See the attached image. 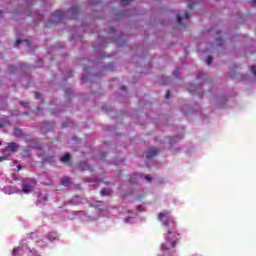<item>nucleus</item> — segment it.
<instances>
[{
	"instance_id": "b1692460",
	"label": "nucleus",
	"mask_w": 256,
	"mask_h": 256,
	"mask_svg": "<svg viewBox=\"0 0 256 256\" xmlns=\"http://www.w3.org/2000/svg\"><path fill=\"white\" fill-rule=\"evenodd\" d=\"M35 99H41V93L36 92L35 93Z\"/></svg>"
},
{
	"instance_id": "7ed1b4c3",
	"label": "nucleus",
	"mask_w": 256,
	"mask_h": 256,
	"mask_svg": "<svg viewBox=\"0 0 256 256\" xmlns=\"http://www.w3.org/2000/svg\"><path fill=\"white\" fill-rule=\"evenodd\" d=\"M33 191H35V182L22 183V192H24L26 195L33 193Z\"/></svg>"
},
{
	"instance_id": "a878e982",
	"label": "nucleus",
	"mask_w": 256,
	"mask_h": 256,
	"mask_svg": "<svg viewBox=\"0 0 256 256\" xmlns=\"http://www.w3.org/2000/svg\"><path fill=\"white\" fill-rule=\"evenodd\" d=\"M217 43H218V45H223V39H221V38H219L218 40H217Z\"/></svg>"
},
{
	"instance_id": "cd10ccee",
	"label": "nucleus",
	"mask_w": 256,
	"mask_h": 256,
	"mask_svg": "<svg viewBox=\"0 0 256 256\" xmlns=\"http://www.w3.org/2000/svg\"><path fill=\"white\" fill-rule=\"evenodd\" d=\"M105 157H107V153L103 152V153L101 154V158H102V159H105Z\"/></svg>"
},
{
	"instance_id": "2f4dec72",
	"label": "nucleus",
	"mask_w": 256,
	"mask_h": 256,
	"mask_svg": "<svg viewBox=\"0 0 256 256\" xmlns=\"http://www.w3.org/2000/svg\"><path fill=\"white\" fill-rule=\"evenodd\" d=\"M23 107H29V103H22Z\"/></svg>"
},
{
	"instance_id": "39448f33",
	"label": "nucleus",
	"mask_w": 256,
	"mask_h": 256,
	"mask_svg": "<svg viewBox=\"0 0 256 256\" xmlns=\"http://www.w3.org/2000/svg\"><path fill=\"white\" fill-rule=\"evenodd\" d=\"M155 155H159V150L157 149H151L145 154L146 159H153Z\"/></svg>"
},
{
	"instance_id": "f8f14e48",
	"label": "nucleus",
	"mask_w": 256,
	"mask_h": 256,
	"mask_svg": "<svg viewBox=\"0 0 256 256\" xmlns=\"http://www.w3.org/2000/svg\"><path fill=\"white\" fill-rule=\"evenodd\" d=\"M110 194H111V189H109V188H104V189L101 191L102 197H105V195H110Z\"/></svg>"
},
{
	"instance_id": "f704fd0d",
	"label": "nucleus",
	"mask_w": 256,
	"mask_h": 256,
	"mask_svg": "<svg viewBox=\"0 0 256 256\" xmlns=\"http://www.w3.org/2000/svg\"><path fill=\"white\" fill-rule=\"evenodd\" d=\"M0 17H3V11H0Z\"/></svg>"
},
{
	"instance_id": "412c9836",
	"label": "nucleus",
	"mask_w": 256,
	"mask_h": 256,
	"mask_svg": "<svg viewBox=\"0 0 256 256\" xmlns=\"http://www.w3.org/2000/svg\"><path fill=\"white\" fill-rule=\"evenodd\" d=\"M14 134H15V135H21V130L18 129V128H16V129L14 130Z\"/></svg>"
},
{
	"instance_id": "6ab92c4d",
	"label": "nucleus",
	"mask_w": 256,
	"mask_h": 256,
	"mask_svg": "<svg viewBox=\"0 0 256 256\" xmlns=\"http://www.w3.org/2000/svg\"><path fill=\"white\" fill-rule=\"evenodd\" d=\"M133 0H122V5H129Z\"/></svg>"
},
{
	"instance_id": "dca6fc26",
	"label": "nucleus",
	"mask_w": 256,
	"mask_h": 256,
	"mask_svg": "<svg viewBox=\"0 0 256 256\" xmlns=\"http://www.w3.org/2000/svg\"><path fill=\"white\" fill-rule=\"evenodd\" d=\"M71 123L70 120H65L63 123H62V127H69V124Z\"/></svg>"
},
{
	"instance_id": "0eeeda50",
	"label": "nucleus",
	"mask_w": 256,
	"mask_h": 256,
	"mask_svg": "<svg viewBox=\"0 0 256 256\" xmlns=\"http://www.w3.org/2000/svg\"><path fill=\"white\" fill-rule=\"evenodd\" d=\"M60 183L63 185V187H69L73 182H71L69 177H64L61 179Z\"/></svg>"
},
{
	"instance_id": "aec40b11",
	"label": "nucleus",
	"mask_w": 256,
	"mask_h": 256,
	"mask_svg": "<svg viewBox=\"0 0 256 256\" xmlns=\"http://www.w3.org/2000/svg\"><path fill=\"white\" fill-rule=\"evenodd\" d=\"M184 17L185 19H189V17H191V14L189 13V11H185Z\"/></svg>"
},
{
	"instance_id": "9b49d317",
	"label": "nucleus",
	"mask_w": 256,
	"mask_h": 256,
	"mask_svg": "<svg viewBox=\"0 0 256 256\" xmlns=\"http://www.w3.org/2000/svg\"><path fill=\"white\" fill-rule=\"evenodd\" d=\"M48 239H49V241H55V239H57V233H55V232H50V233L48 234Z\"/></svg>"
},
{
	"instance_id": "a211bd4d",
	"label": "nucleus",
	"mask_w": 256,
	"mask_h": 256,
	"mask_svg": "<svg viewBox=\"0 0 256 256\" xmlns=\"http://www.w3.org/2000/svg\"><path fill=\"white\" fill-rule=\"evenodd\" d=\"M174 75H175V77H179V75H181V69H176L174 71Z\"/></svg>"
},
{
	"instance_id": "e433bc0d",
	"label": "nucleus",
	"mask_w": 256,
	"mask_h": 256,
	"mask_svg": "<svg viewBox=\"0 0 256 256\" xmlns=\"http://www.w3.org/2000/svg\"><path fill=\"white\" fill-rule=\"evenodd\" d=\"M202 75H203V72H200L199 77H202Z\"/></svg>"
},
{
	"instance_id": "bb28decb",
	"label": "nucleus",
	"mask_w": 256,
	"mask_h": 256,
	"mask_svg": "<svg viewBox=\"0 0 256 256\" xmlns=\"http://www.w3.org/2000/svg\"><path fill=\"white\" fill-rule=\"evenodd\" d=\"M151 179H152V178H151V175H146V176H145V180H146V181H151Z\"/></svg>"
},
{
	"instance_id": "72a5a7b5",
	"label": "nucleus",
	"mask_w": 256,
	"mask_h": 256,
	"mask_svg": "<svg viewBox=\"0 0 256 256\" xmlns=\"http://www.w3.org/2000/svg\"><path fill=\"white\" fill-rule=\"evenodd\" d=\"M121 89H122L123 91H125V89H127V87H126V86H122Z\"/></svg>"
},
{
	"instance_id": "a19ab883",
	"label": "nucleus",
	"mask_w": 256,
	"mask_h": 256,
	"mask_svg": "<svg viewBox=\"0 0 256 256\" xmlns=\"http://www.w3.org/2000/svg\"><path fill=\"white\" fill-rule=\"evenodd\" d=\"M18 169H21V165L18 166Z\"/></svg>"
},
{
	"instance_id": "f03ea898",
	"label": "nucleus",
	"mask_w": 256,
	"mask_h": 256,
	"mask_svg": "<svg viewBox=\"0 0 256 256\" xmlns=\"http://www.w3.org/2000/svg\"><path fill=\"white\" fill-rule=\"evenodd\" d=\"M65 19V14L61 10H56L50 17V22L54 25H59L61 21Z\"/></svg>"
},
{
	"instance_id": "f3484780",
	"label": "nucleus",
	"mask_w": 256,
	"mask_h": 256,
	"mask_svg": "<svg viewBox=\"0 0 256 256\" xmlns=\"http://www.w3.org/2000/svg\"><path fill=\"white\" fill-rule=\"evenodd\" d=\"M19 251H21L20 247L14 248L12 251V255H16L17 253H19Z\"/></svg>"
},
{
	"instance_id": "1a4fd4ad",
	"label": "nucleus",
	"mask_w": 256,
	"mask_h": 256,
	"mask_svg": "<svg viewBox=\"0 0 256 256\" xmlns=\"http://www.w3.org/2000/svg\"><path fill=\"white\" fill-rule=\"evenodd\" d=\"M8 149H10V151H13L15 153L19 149V144L15 142H10L8 144Z\"/></svg>"
},
{
	"instance_id": "c85d7f7f",
	"label": "nucleus",
	"mask_w": 256,
	"mask_h": 256,
	"mask_svg": "<svg viewBox=\"0 0 256 256\" xmlns=\"http://www.w3.org/2000/svg\"><path fill=\"white\" fill-rule=\"evenodd\" d=\"M25 42L27 43V46H28V47H31V41L25 40Z\"/></svg>"
},
{
	"instance_id": "7c9ffc66",
	"label": "nucleus",
	"mask_w": 256,
	"mask_h": 256,
	"mask_svg": "<svg viewBox=\"0 0 256 256\" xmlns=\"http://www.w3.org/2000/svg\"><path fill=\"white\" fill-rule=\"evenodd\" d=\"M189 9H194L195 7L193 6V4H188Z\"/></svg>"
},
{
	"instance_id": "20e7f679",
	"label": "nucleus",
	"mask_w": 256,
	"mask_h": 256,
	"mask_svg": "<svg viewBox=\"0 0 256 256\" xmlns=\"http://www.w3.org/2000/svg\"><path fill=\"white\" fill-rule=\"evenodd\" d=\"M68 13H70V19H77L79 13H81V7H79V5H75L68 10Z\"/></svg>"
},
{
	"instance_id": "ea45409f",
	"label": "nucleus",
	"mask_w": 256,
	"mask_h": 256,
	"mask_svg": "<svg viewBox=\"0 0 256 256\" xmlns=\"http://www.w3.org/2000/svg\"><path fill=\"white\" fill-rule=\"evenodd\" d=\"M1 145H3V143L0 141V147H1Z\"/></svg>"
},
{
	"instance_id": "c9c22d12",
	"label": "nucleus",
	"mask_w": 256,
	"mask_h": 256,
	"mask_svg": "<svg viewBox=\"0 0 256 256\" xmlns=\"http://www.w3.org/2000/svg\"><path fill=\"white\" fill-rule=\"evenodd\" d=\"M5 160V158L4 157H0V161H4Z\"/></svg>"
},
{
	"instance_id": "9d476101",
	"label": "nucleus",
	"mask_w": 256,
	"mask_h": 256,
	"mask_svg": "<svg viewBox=\"0 0 256 256\" xmlns=\"http://www.w3.org/2000/svg\"><path fill=\"white\" fill-rule=\"evenodd\" d=\"M61 163H69L71 161V155L66 153L62 158H60Z\"/></svg>"
},
{
	"instance_id": "4be33fe9",
	"label": "nucleus",
	"mask_w": 256,
	"mask_h": 256,
	"mask_svg": "<svg viewBox=\"0 0 256 256\" xmlns=\"http://www.w3.org/2000/svg\"><path fill=\"white\" fill-rule=\"evenodd\" d=\"M171 98V92L169 90L166 91V99Z\"/></svg>"
},
{
	"instance_id": "473e14b6",
	"label": "nucleus",
	"mask_w": 256,
	"mask_h": 256,
	"mask_svg": "<svg viewBox=\"0 0 256 256\" xmlns=\"http://www.w3.org/2000/svg\"><path fill=\"white\" fill-rule=\"evenodd\" d=\"M251 5H256V0H251Z\"/></svg>"
},
{
	"instance_id": "393cba45",
	"label": "nucleus",
	"mask_w": 256,
	"mask_h": 256,
	"mask_svg": "<svg viewBox=\"0 0 256 256\" xmlns=\"http://www.w3.org/2000/svg\"><path fill=\"white\" fill-rule=\"evenodd\" d=\"M18 45H21V40H19V39H17V40L15 41V46L18 47Z\"/></svg>"
},
{
	"instance_id": "423d86ee",
	"label": "nucleus",
	"mask_w": 256,
	"mask_h": 256,
	"mask_svg": "<svg viewBox=\"0 0 256 256\" xmlns=\"http://www.w3.org/2000/svg\"><path fill=\"white\" fill-rule=\"evenodd\" d=\"M78 167H79V169H82L83 171H93L91 166H89V164H87L85 162H79Z\"/></svg>"
},
{
	"instance_id": "5701e85b",
	"label": "nucleus",
	"mask_w": 256,
	"mask_h": 256,
	"mask_svg": "<svg viewBox=\"0 0 256 256\" xmlns=\"http://www.w3.org/2000/svg\"><path fill=\"white\" fill-rule=\"evenodd\" d=\"M251 72L256 76V66L251 67Z\"/></svg>"
},
{
	"instance_id": "c756f323",
	"label": "nucleus",
	"mask_w": 256,
	"mask_h": 256,
	"mask_svg": "<svg viewBox=\"0 0 256 256\" xmlns=\"http://www.w3.org/2000/svg\"><path fill=\"white\" fill-rule=\"evenodd\" d=\"M17 68L15 66L10 67V71H16Z\"/></svg>"
},
{
	"instance_id": "58836bf2",
	"label": "nucleus",
	"mask_w": 256,
	"mask_h": 256,
	"mask_svg": "<svg viewBox=\"0 0 256 256\" xmlns=\"http://www.w3.org/2000/svg\"><path fill=\"white\" fill-rule=\"evenodd\" d=\"M84 71H87V67L84 68Z\"/></svg>"
},
{
	"instance_id": "4c0bfd02",
	"label": "nucleus",
	"mask_w": 256,
	"mask_h": 256,
	"mask_svg": "<svg viewBox=\"0 0 256 256\" xmlns=\"http://www.w3.org/2000/svg\"><path fill=\"white\" fill-rule=\"evenodd\" d=\"M82 81H85V76H82Z\"/></svg>"
},
{
	"instance_id": "6e6552de",
	"label": "nucleus",
	"mask_w": 256,
	"mask_h": 256,
	"mask_svg": "<svg viewBox=\"0 0 256 256\" xmlns=\"http://www.w3.org/2000/svg\"><path fill=\"white\" fill-rule=\"evenodd\" d=\"M9 125V118H0V129H3Z\"/></svg>"
},
{
	"instance_id": "4468645a",
	"label": "nucleus",
	"mask_w": 256,
	"mask_h": 256,
	"mask_svg": "<svg viewBox=\"0 0 256 256\" xmlns=\"http://www.w3.org/2000/svg\"><path fill=\"white\" fill-rule=\"evenodd\" d=\"M206 63H207V65H211L213 63V57L208 56L207 59H206Z\"/></svg>"
},
{
	"instance_id": "ddd939ff",
	"label": "nucleus",
	"mask_w": 256,
	"mask_h": 256,
	"mask_svg": "<svg viewBox=\"0 0 256 256\" xmlns=\"http://www.w3.org/2000/svg\"><path fill=\"white\" fill-rule=\"evenodd\" d=\"M22 157H29L31 155V150L30 149H25L23 152H21Z\"/></svg>"
},
{
	"instance_id": "f257e3e1",
	"label": "nucleus",
	"mask_w": 256,
	"mask_h": 256,
	"mask_svg": "<svg viewBox=\"0 0 256 256\" xmlns=\"http://www.w3.org/2000/svg\"><path fill=\"white\" fill-rule=\"evenodd\" d=\"M158 220L161 221L164 227L167 228V233L164 234V241L160 245L161 251H170V249H175L179 239H181V234L177 233V226L175 221L165 213L158 214Z\"/></svg>"
},
{
	"instance_id": "2eb2a0df",
	"label": "nucleus",
	"mask_w": 256,
	"mask_h": 256,
	"mask_svg": "<svg viewBox=\"0 0 256 256\" xmlns=\"http://www.w3.org/2000/svg\"><path fill=\"white\" fill-rule=\"evenodd\" d=\"M177 21L179 23V25L183 24V17H181V15H177Z\"/></svg>"
}]
</instances>
